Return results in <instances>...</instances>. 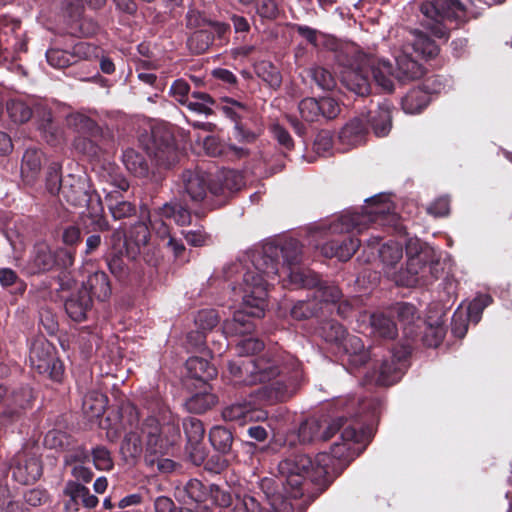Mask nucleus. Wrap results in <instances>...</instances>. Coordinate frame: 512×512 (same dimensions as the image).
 <instances>
[{"mask_svg":"<svg viewBox=\"0 0 512 512\" xmlns=\"http://www.w3.org/2000/svg\"><path fill=\"white\" fill-rule=\"evenodd\" d=\"M93 464L98 470H109L113 467V459L110 451L102 445L91 450Z\"/></svg>","mask_w":512,"mask_h":512,"instance_id":"nucleus-63","label":"nucleus"},{"mask_svg":"<svg viewBox=\"0 0 512 512\" xmlns=\"http://www.w3.org/2000/svg\"><path fill=\"white\" fill-rule=\"evenodd\" d=\"M369 69L373 75V79L378 87L385 92H392L394 89L393 79L395 71L389 61L384 59H375L370 56Z\"/></svg>","mask_w":512,"mask_h":512,"instance_id":"nucleus-30","label":"nucleus"},{"mask_svg":"<svg viewBox=\"0 0 512 512\" xmlns=\"http://www.w3.org/2000/svg\"><path fill=\"white\" fill-rule=\"evenodd\" d=\"M101 139H102V131L100 130V135L96 137H92L89 135H78L74 140V148L90 157L95 158L98 157L101 152Z\"/></svg>","mask_w":512,"mask_h":512,"instance_id":"nucleus-47","label":"nucleus"},{"mask_svg":"<svg viewBox=\"0 0 512 512\" xmlns=\"http://www.w3.org/2000/svg\"><path fill=\"white\" fill-rule=\"evenodd\" d=\"M214 104V99L208 93L193 91L183 106L193 113L209 116L213 113L212 106Z\"/></svg>","mask_w":512,"mask_h":512,"instance_id":"nucleus-44","label":"nucleus"},{"mask_svg":"<svg viewBox=\"0 0 512 512\" xmlns=\"http://www.w3.org/2000/svg\"><path fill=\"white\" fill-rule=\"evenodd\" d=\"M319 333L325 342L330 343L334 347L335 351L348 335L345 328L334 320H329L323 323L320 327Z\"/></svg>","mask_w":512,"mask_h":512,"instance_id":"nucleus-45","label":"nucleus"},{"mask_svg":"<svg viewBox=\"0 0 512 512\" xmlns=\"http://www.w3.org/2000/svg\"><path fill=\"white\" fill-rule=\"evenodd\" d=\"M45 55L48 64L56 69L66 68L73 64L71 53L60 48H49Z\"/></svg>","mask_w":512,"mask_h":512,"instance_id":"nucleus-56","label":"nucleus"},{"mask_svg":"<svg viewBox=\"0 0 512 512\" xmlns=\"http://www.w3.org/2000/svg\"><path fill=\"white\" fill-rule=\"evenodd\" d=\"M7 112L15 123H25L34 115L38 130L48 144L55 145L60 140L61 131L53 122L51 111L44 103L37 102L31 107L20 99H13L7 103Z\"/></svg>","mask_w":512,"mask_h":512,"instance_id":"nucleus-11","label":"nucleus"},{"mask_svg":"<svg viewBox=\"0 0 512 512\" xmlns=\"http://www.w3.org/2000/svg\"><path fill=\"white\" fill-rule=\"evenodd\" d=\"M60 165L56 162L52 163L46 174V189L51 195H55L62 191L63 181L60 175Z\"/></svg>","mask_w":512,"mask_h":512,"instance_id":"nucleus-62","label":"nucleus"},{"mask_svg":"<svg viewBox=\"0 0 512 512\" xmlns=\"http://www.w3.org/2000/svg\"><path fill=\"white\" fill-rule=\"evenodd\" d=\"M434 252L431 247L421 242L418 238H410L406 242L407 262H410L412 258L429 259L433 256Z\"/></svg>","mask_w":512,"mask_h":512,"instance_id":"nucleus-54","label":"nucleus"},{"mask_svg":"<svg viewBox=\"0 0 512 512\" xmlns=\"http://www.w3.org/2000/svg\"><path fill=\"white\" fill-rule=\"evenodd\" d=\"M64 494L70 498L74 505L82 504L85 508L97 506L98 498L90 493V490L81 483L68 481L64 488Z\"/></svg>","mask_w":512,"mask_h":512,"instance_id":"nucleus-34","label":"nucleus"},{"mask_svg":"<svg viewBox=\"0 0 512 512\" xmlns=\"http://www.w3.org/2000/svg\"><path fill=\"white\" fill-rule=\"evenodd\" d=\"M368 130L364 122L355 117L348 121L340 130L338 142L341 151H348L365 143Z\"/></svg>","mask_w":512,"mask_h":512,"instance_id":"nucleus-24","label":"nucleus"},{"mask_svg":"<svg viewBox=\"0 0 512 512\" xmlns=\"http://www.w3.org/2000/svg\"><path fill=\"white\" fill-rule=\"evenodd\" d=\"M367 121L377 137H385L392 128L391 108L387 103L379 104L368 113Z\"/></svg>","mask_w":512,"mask_h":512,"instance_id":"nucleus-31","label":"nucleus"},{"mask_svg":"<svg viewBox=\"0 0 512 512\" xmlns=\"http://www.w3.org/2000/svg\"><path fill=\"white\" fill-rule=\"evenodd\" d=\"M421 12L425 17L423 25L438 37L444 38L447 34L445 22H455L458 25L466 21L468 8L462 0H429L421 5Z\"/></svg>","mask_w":512,"mask_h":512,"instance_id":"nucleus-10","label":"nucleus"},{"mask_svg":"<svg viewBox=\"0 0 512 512\" xmlns=\"http://www.w3.org/2000/svg\"><path fill=\"white\" fill-rule=\"evenodd\" d=\"M56 262V255L51 247L45 242H39L33 247L28 265L30 272L35 274L51 270Z\"/></svg>","mask_w":512,"mask_h":512,"instance_id":"nucleus-26","label":"nucleus"},{"mask_svg":"<svg viewBox=\"0 0 512 512\" xmlns=\"http://www.w3.org/2000/svg\"><path fill=\"white\" fill-rule=\"evenodd\" d=\"M320 311H322V306H319V303L313 298L297 301L291 307L290 315L295 320H304L317 316Z\"/></svg>","mask_w":512,"mask_h":512,"instance_id":"nucleus-49","label":"nucleus"},{"mask_svg":"<svg viewBox=\"0 0 512 512\" xmlns=\"http://www.w3.org/2000/svg\"><path fill=\"white\" fill-rule=\"evenodd\" d=\"M191 93L190 85L182 78L176 79L169 89V95L182 106L191 97Z\"/></svg>","mask_w":512,"mask_h":512,"instance_id":"nucleus-64","label":"nucleus"},{"mask_svg":"<svg viewBox=\"0 0 512 512\" xmlns=\"http://www.w3.org/2000/svg\"><path fill=\"white\" fill-rule=\"evenodd\" d=\"M81 290L91 296V300L96 298L99 301H105L111 295V286L108 276L103 271H93L89 273L86 281H83Z\"/></svg>","mask_w":512,"mask_h":512,"instance_id":"nucleus-27","label":"nucleus"},{"mask_svg":"<svg viewBox=\"0 0 512 512\" xmlns=\"http://www.w3.org/2000/svg\"><path fill=\"white\" fill-rule=\"evenodd\" d=\"M369 64L370 56L359 52L352 61L343 64L339 71L343 85L358 96H366L370 93Z\"/></svg>","mask_w":512,"mask_h":512,"instance_id":"nucleus-14","label":"nucleus"},{"mask_svg":"<svg viewBox=\"0 0 512 512\" xmlns=\"http://www.w3.org/2000/svg\"><path fill=\"white\" fill-rule=\"evenodd\" d=\"M217 108L234 123V137L237 141L245 144L256 141L259 132L251 130L244 123L252 114L251 108L246 103L230 97H223Z\"/></svg>","mask_w":512,"mask_h":512,"instance_id":"nucleus-13","label":"nucleus"},{"mask_svg":"<svg viewBox=\"0 0 512 512\" xmlns=\"http://www.w3.org/2000/svg\"><path fill=\"white\" fill-rule=\"evenodd\" d=\"M148 153L154 157L160 166L170 167L177 162V147L173 133L167 126L158 125L152 128Z\"/></svg>","mask_w":512,"mask_h":512,"instance_id":"nucleus-17","label":"nucleus"},{"mask_svg":"<svg viewBox=\"0 0 512 512\" xmlns=\"http://www.w3.org/2000/svg\"><path fill=\"white\" fill-rule=\"evenodd\" d=\"M12 476L20 484L35 482L42 474V465L35 452L24 449L11 462Z\"/></svg>","mask_w":512,"mask_h":512,"instance_id":"nucleus-19","label":"nucleus"},{"mask_svg":"<svg viewBox=\"0 0 512 512\" xmlns=\"http://www.w3.org/2000/svg\"><path fill=\"white\" fill-rule=\"evenodd\" d=\"M360 210H346L330 221L321 222L311 228L312 236L362 233L371 224L393 226L398 229V216L393 212V204L386 194H379L365 200Z\"/></svg>","mask_w":512,"mask_h":512,"instance_id":"nucleus-6","label":"nucleus"},{"mask_svg":"<svg viewBox=\"0 0 512 512\" xmlns=\"http://www.w3.org/2000/svg\"><path fill=\"white\" fill-rule=\"evenodd\" d=\"M492 303V297L488 294L477 295L468 305L465 314L470 322L477 324L482 317L483 310Z\"/></svg>","mask_w":512,"mask_h":512,"instance_id":"nucleus-53","label":"nucleus"},{"mask_svg":"<svg viewBox=\"0 0 512 512\" xmlns=\"http://www.w3.org/2000/svg\"><path fill=\"white\" fill-rule=\"evenodd\" d=\"M184 432L187 437L188 443H197L203 441L204 438V427L202 422L194 417H189L183 422Z\"/></svg>","mask_w":512,"mask_h":512,"instance_id":"nucleus-59","label":"nucleus"},{"mask_svg":"<svg viewBox=\"0 0 512 512\" xmlns=\"http://www.w3.org/2000/svg\"><path fill=\"white\" fill-rule=\"evenodd\" d=\"M288 264L299 258V249L294 241L281 244L263 243L249 249L240 259L224 269V277L232 292L234 304L241 303V309L222 325L224 349L228 347L227 337L250 333L255 325L251 318L265 314L268 286L281 277L279 255Z\"/></svg>","mask_w":512,"mask_h":512,"instance_id":"nucleus-1","label":"nucleus"},{"mask_svg":"<svg viewBox=\"0 0 512 512\" xmlns=\"http://www.w3.org/2000/svg\"><path fill=\"white\" fill-rule=\"evenodd\" d=\"M322 424L317 419H308L302 422L297 429L300 434V445L315 440H328L339 434L330 449V453L321 452L312 460L309 467V476L320 491L329 483L332 474L340 472L350 461L361 454L372 439V431L363 428L357 419L337 417L331 421L321 433Z\"/></svg>","mask_w":512,"mask_h":512,"instance_id":"nucleus-2","label":"nucleus"},{"mask_svg":"<svg viewBox=\"0 0 512 512\" xmlns=\"http://www.w3.org/2000/svg\"><path fill=\"white\" fill-rule=\"evenodd\" d=\"M404 46L409 47V53L414 52L424 58L436 56L439 50L435 41L420 31L411 33V39Z\"/></svg>","mask_w":512,"mask_h":512,"instance_id":"nucleus-37","label":"nucleus"},{"mask_svg":"<svg viewBox=\"0 0 512 512\" xmlns=\"http://www.w3.org/2000/svg\"><path fill=\"white\" fill-rule=\"evenodd\" d=\"M335 353L339 354L342 360L352 368L363 366L370 358V353L363 341L355 335H347Z\"/></svg>","mask_w":512,"mask_h":512,"instance_id":"nucleus-23","label":"nucleus"},{"mask_svg":"<svg viewBox=\"0 0 512 512\" xmlns=\"http://www.w3.org/2000/svg\"><path fill=\"white\" fill-rule=\"evenodd\" d=\"M126 169L137 177H146L149 174V164L145 156L134 149H126L122 155Z\"/></svg>","mask_w":512,"mask_h":512,"instance_id":"nucleus-42","label":"nucleus"},{"mask_svg":"<svg viewBox=\"0 0 512 512\" xmlns=\"http://www.w3.org/2000/svg\"><path fill=\"white\" fill-rule=\"evenodd\" d=\"M214 41V36L208 27L200 30H195L188 39L190 49L196 53L201 54L205 52Z\"/></svg>","mask_w":512,"mask_h":512,"instance_id":"nucleus-52","label":"nucleus"},{"mask_svg":"<svg viewBox=\"0 0 512 512\" xmlns=\"http://www.w3.org/2000/svg\"><path fill=\"white\" fill-rule=\"evenodd\" d=\"M243 184V177L238 171H223L216 179H212L210 194L215 200L212 206L220 207L225 204L234 192L241 189Z\"/></svg>","mask_w":512,"mask_h":512,"instance_id":"nucleus-22","label":"nucleus"},{"mask_svg":"<svg viewBox=\"0 0 512 512\" xmlns=\"http://www.w3.org/2000/svg\"><path fill=\"white\" fill-rule=\"evenodd\" d=\"M372 333L381 338L393 339L397 335V326L392 319L383 313L370 315Z\"/></svg>","mask_w":512,"mask_h":512,"instance_id":"nucleus-43","label":"nucleus"},{"mask_svg":"<svg viewBox=\"0 0 512 512\" xmlns=\"http://www.w3.org/2000/svg\"><path fill=\"white\" fill-rule=\"evenodd\" d=\"M186 367L191 377L208 381L216 376L217 371L207 360L191 357L186 361Z\"/></svg>","mask_w":512,"mask_h":512,"instance_id":"nucleus-46","label":"nucleus"},{"mask_svg":"<svg viewBox=\"0 0 512 512\" xmlns=\"http://www.w3.org/2000/svg\"><path fill=\"white\" fill-rule=\"evenodd\" d=\"M395 60L397 65L395 79L399 82L419 79L424 73L422 66L409 53L408 46L403 47V51L396 56Z\"/></svg>","mask_w":512,"mask_h":512,"instance_id":"nucleus-25","label":"nucleus"},{"mask_svg":"<svg viewBox=\"0 0 512 512\" xmlns=\"http://www.w3.org/2000/svg\"><path fill=\"white\" fill-rule=\"evenodd\" d=\"M360 246V240L350 236L343 241H330L322 245L321 253L328 258L336 257L340 261L350 259Z\"/></svg>","mask_w":512,"mask_h":512,"instance_id":"nucleus-28","label":"nucleus"},{"mask_svg":"<svg viewBox=\"0 0 512 512\" xmlns=\"http://www.w3.org/2000/svg\"><path fill=\"white\" fill-rule=\"evenodd\" d=\"M61 194L71 206L85 207L87 216L92 219L97 230H109V222L102 216V202L98 196L94 199L90 193V185L85 176L68 175L63 181Z\"/></svg>","mask_w":512,"mask_h":512,"instance_id":"nucleus-9","label":"nucleus"},{"mask_svg":"<svg viewBox=\"0 0 512 512\" xmlns=\"http://www.w3.org/2000/svg\"><path fill=\"white\" fill-rule=\"evenodd\" d=\"M67 126L79 135L98 137L101 128L88 115L82 112H74L66 117Z\"/></svg>","mask_w":512,"mask_h":512,"instance_id":"nucleus-35","label":"nucleus"},{"mask_svg":"<svg viewBox=\"0 0 512 512\" xmlns=\"http://www.w3.org/2000/svg\"><path fill=\"white\" fill-rule=\"evenodd\" d=\"M309 74L315 84L323 90H331L336 85L331 72L323 67H313L310 69Z\"/></svg>","mask_w":512,"mask_h":512,"instance_id":"nucleus-60","label":"nucleus"},{"mask_svg":"<svg viewBox=\"0 0 512 512\" xmlns=\"http://www.w3.org/2000/svg\"><path fill=\"white\" fill-rule=\"evenodd\" d=\"M150 237L149 228L144 222L135 223L128 232L129 243H133L136 246V254L140 251L141 246H145L148 243Z\"/></svg>","mask_w":512,"mask_h":512,"instance_id":"nucleus-58","label":"nucleus"},{"mask_svg":"<svg viewBox=\"0 0 512 512\" xmlns=\"http://www.w3.org/2000/svg\"><path fill=\"white\" fill-rule=\"evenodd\" d=\"M443 270V266L434 252L429 259L412 258L410 262H407L405 275L398 281L400 286L405 287L427 286L437 280Z\"/></svg>","mask_w":512,"mask_h":512,"instance_id":"nucleus-15","label":"nucleus"},{"mask_svg":"<svg viewBox=\"0 0 512 512\" xmlns=\"http://www.w3.org/2000/svg\"><path fill=\"white\" fill-rule=\"evenodd\" d=\"M102 190L105 193V201L114 220H122L135 215V205L125 200L121 193L116 190H108L106 187H103Z\"/></svg>","mask_w":512,"mask_h":512,"instance_id":"nucleus-29","label":"nucleus"},{"mask_svg":"<svg viewBox=\"0 0 512 512\" xmlns=\"http://www.w3.org/2000/svg\"><path fill=\"white\" fill-rule=\"evenodd\" d=\"M256 74L271 88L277 89L282 83L279 69L269 61H261L255 66Z\"/></svg>","mask_w":512,"mask_h":512,"instance_id":"nucleus-50","label":"nucleus"},{"mask_svg":"<svg viewBox=\"0 0 512 512\" xmlns=\"http://www.w3.org/2000/svg\"><path fill=\"white\" fill-rule=\"evenodd\" d=\"M209 440L211 445L220 453H228L233 443L232 433L221 426H215L210 430Z\"/></svg>","mask_w":512,"mask_h":512,"instance_id":"nucleus-48","label":"nucleus"},{"mask_svg":"<svg viewBox=\"0 0 512 512\" xmlns=\"http://www.w3.org/2000/svg\"><path fill=\"white\" fill-rule=\"evenodd\" d=\"M98 47L84 41L76 43L71 53L73 64L79 60H89L98 57Z\"/></svg>","mask_w":512,"mask_h":512,"instance_id":"nucleus-61","label":"nucleus"},{"mask_svg":"<svg viewBox=\"0 0 512 512\" xmlns=\"http://www.w3.org/2000/svg\"><path fill=\"white\" fill-rule=\"evenodd\" d=\"M43 153L35 148L29 147L24 152L21 163V175L27 182H32L41 170Z\"/></svg>","mask_w":512,"mask_h":512,"instance_id":"nucleus-38","label":"nucleus"},{"mask_svg":"<svg viewBox=\"0 0 512 512\" xmlns=\"http://www.w3.org/2000/svg\"><path fill=\"white\" fill-rule=\"evenodd\" d=\"M78 19L74 20L70 32L72 34H78L80 36L89 37L93 36L99 30L98 24L91 18H87L80 15L77 10Z\"/></svg>","mask_w":512,"mask_h":512,"instance_id":"nucleus-55","label":"nucleus"},{"mask_svg":"<svg viewBox=\"0 0 512 512\" xmlns=\"http://www.w3.org/2000/svg\"><path fill=\"white\" fill-rule=\"evenodd\" d=\"M211 186L212 178L209 173L200 168L186 169L177 184V195L185 204L214 209L216 206H212L215 200L210 194Z\"/></svg>","mask_w":512,"mask_h":512,"instance_id":"nucleus-12","label":"nucleus"},{"mask_svg":"<svg viewBox=\"0 0 512 512\" xmlns=\"http://www.w3.org/2000/svg\"><path fill=\"white\" fill-rule=\"evenodd\" d=\"M188 205L189 204H185L181 200L174 198L163 204L162 207L158 209V214L161 217L173 219L179 226H186L191 223V212Z\"/></svg>","mask_w":512,"mask_h":512,"instance_id":"nucleus-32","label":"nucleus"},{"mask_svg":"<svg viewBox=\"0 0 512 512\" xmlns=\"http://www.w3.org/2000/svg\"><path fill=\"white\" fill-rule=\"evenodd\" d=\"M106 398L102 393L89 392L83 398L82 408L89 417H99L105 411Z\"/></svg>","mask_w":512,"mask_h":512,"instance_id":"nucleus-51","label":"nucleus"},{"mask_svg":"<svg viewBox=\"0 0 512 512\" xmlns=\"http://www.w3.org/2000/svg\"><path fill=\"white\" fill-rule=\"evenodd\" d=\"M299 113L306 122H316L321 117L318 99L304 98L298 105Z\"/></svg>","mask_w":512,"mask_h":512,"instance_id":"nucleus-57","label":"nucleus"},{"mask_svg":"<svg viewBox=\"0 0 512 512\" xmlns=\"http://www.w3.org/2000/svg\"><path fill=\"white\" fill-rule=\"evenodd\" d=\"M180 437L179 419L171 412H164L161 422L154 416H148L136 430L129 431L121 444L125 457H137L145 444V463L157 467L161 473H170L175 469V462L164 458L169 449Z\"/></svg>","mask_w":512,"mask_h":512,"instance_id":"nucleus-3","label":"nucleus"},{"mask_svg":"<svg viewBox=\"0 0 512 512\" xmlns=\"http://www.w3.org/2000/svg\"><path fill=\"white\" fill-rule=\"evenodd\" d=\"M430 102V95L421 88L411 89L401 101L402 109L406 114L422 112Z\"/></svg>","mask_w":512,"mask_h":512,"instance_id":"nucleus-40","label":"nucleus"},{"mask_svg":"<svg viewBox=\"0 0 512 512\" xmlns=\"http://www.w3.org/2000/svg\"><path fill=\"white\" fill-rule=\"evenodd\" d=\"M136 255L134 249L131 251L126 249V252L111 253L107 257V264L110 272L119 280H125L130 273L129 263Z\"/></svg>","mask_w":512,"mask_h":512,"instance_id":"nucleus-39","label":"nucleus"},{"mask_svg":"<svg viewBox=\"0 0 512 512\" xmlns=\"http://www.w3.org/2000/svg\"><path fill=\"white\" fill-rule=\"evenodd\" d=\"M399 322L403 325L405 334L411 337L416 332V325L420 322V316L413 304L401 302L395 307Z\"/></svg>","mask_w":512,"mask_h":512,"instance_id":"nucleus-41","label":"nucleus"},{"mask_svg":"<svg viewBox=\"0 0 512 512\" xmlns=\"http://www.w3.org/2000/svg\"><path fill=\"white\" fill-rule=\"evenodd\" d=\"M385 276L400 286L399 278L405 275V268L401 264L403 258V247L401 243L389 241L378 250Z\"/></svg>","mask_w":512,"mask_h":512,"instance_id":"nucleus-20","label":"nucleus"},{"mask_svg":"<svg viewBox=\"0 0 512 512\" xmlns=\"http://www.w3.org/2000/svg\"><path fill=\"white\" fill-rule=\"evenodd\" d=\"M91 306V296L85 294L81 289L72 294L65 302L66 313L74 321L86 319Z\"/></svg>","mask_w":512,"mask_h":512,"instance_id":"nucleus-33","label":"nucleus"},{"mask_svg":"<svg viewBox=\"0 0 512 512\" xmlns=\"http://www.w3.org/2000/svg\"><path fill=\"white\" fill-rule=\"evenodd\" d=\"M229 373L236 385H256L281 381L295 393L302 376L300 362L290 354L265 352L261 356L229 362Z\"/></svg>","mask_w":512,"mask_h":512,"instance_id":"nucleus-4","label":"nucleus"},{"mask_svg":"<svg viewBox=\"0 0 512 512\" xmlns=\"http://www.w3.org/2000/svg\"><path fill=\"white\" fill-rule=\"evenodd\" d=\"M411 347L403 344L391 351L390 361L385 359L379 369L375 382L378 385L390 386L397 383L408 367V356Z\"/></svg>","mask_w":512,"mask_h":512,"instance_id":"nucleus-18","label":"nucleus"},{"mask_svg":"<svg viewBox=\"0 0 512 512\" xmlns=\"http://www.w3.org/2000/svg\"><path fill=\"white\" fill-rule=\"evenodd\" d=\"M286 241L296 242L299 249V258L292 264L286 263L284 257L281 254L279 255L280 270L288 278L289 284L295 288H315L314 299L319 303V306H322V310L324 308L328 309L330 306L334 308L342 298L341 290L333 284L321 283L315 272L308 268L300 267L302 244L298 240L294 238H276L265 243H275L278 245Z\"/></svg>","mask_w":512,"mask_h":512,"instance_id":"nucleus-8","label":"nucleus"},{"mask_svg":"<svg viewBox=\"0 0 512 512\" xmlns=\"http://www.w3.org/2000/svg\"><path fill=\"white\" fill-rule=\"evenodd\" d=\"M310 466L312 459L309 456L295 455L279 463V478L264 477L259 480L258 487L273 512H295L299 508L291 500L310 494V484H313L307 475Z\"/></svg>","mask_w":512,"mask_h":512,"instance_id":"nucleus-5","label":"nucleus"},{"mask_svg":"<svg viewBox=\"0 0 512 512\" xmlns=\"http://www.w3.org/2000/svg\"><path fill=\"white\" fill-rule=\"evenodd\" d=\"M98 178L101 182L105 183L108 190L127 191L129 182L122 175L119 168L112 164H104L98 172Z\"/></svg>","mask_w":512,"mask_h":512,"instance_id":"nucleus-36","label":"nucleus"},{"mask_svg":"<svg viewBox=\"0 0 512 512\" xmlns=\"http://www.w3.org/2000/svg\"><path fill=\"white\" fill-rule=\"evenodd\" d=\"M29 362L39 374L47 375L54 381H60L63 375V365L56 357L55 349L47 340H35L30 348Z\"/></svg>","mask_w":512,"mask_h":512,"instance_id":"nucleus-16","label":"nucleus"},{"mask_svg":"<svg viewBox=\"0 0 512 512\" xmlns=\"http://www.w3.org/2000/svg\"><path fill=\"white\" fill-rule=\"evenodd\" d=\"M6 396V409L0 416L2 424L18 419L23 411L31 407L34 398L33 391L28 385L15 386Z\"/></svg>","mask_w":512,"mask_h":512,"instance_id":"nucleus-21","label":"nucleus"},{"mask_svg":"<svg viewBox=\"0 0 512 512\" xmlns=\"http://www.w3.org/2000/svg\"><path fill=\"white\" fill-rule=\"evenodd\" d=\"M292 392L291 386L281 381L263 386L251 393L249 400L237 401L225 407L222 417L240 426L249 422H263L268 418V413L262 406L285 401L292 396Z\"/></svg>","mask_w":512,"mask_h":512,"instance_id":"nucleus-7","label":"nucleus"}]
</instances>
